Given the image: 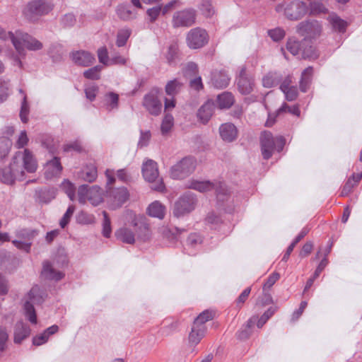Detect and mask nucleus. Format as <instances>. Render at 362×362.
I'll use <instances>...</instances> for the list:
<instances>
[{
  "label": "nucleus",
  "mask_w": 362,
  "mask_h": 362,
  "mask_svg": "<svg viewBox=\"0 0 362 362\" xmlns=\"http://www.w3.org/2000/svg\"><path fill=\"white\" fill-rule=\"evenodd\" d=\"M80 177L86 182H94L98 177V170L95 163L87 164L81 170Z\"/></svg>",
  "instance_id": "obj_28"
},
{
  "label": "nucleus",
  "mask_w": 362,
  "mask_h": 362,
  "mask_svg": "<svg viewBox=\"0 0 362 362\" xmlns=\"http://www.w3.org/2000/svg\"><path fill=\"white\" fill-rule=\"evenodd\" d=\"M313 29H316L317 30H320V24L318 23L317 21H313V22H308V21H305V22H301L298 25V30L300 33H301L302 35H305V34H308L309 35L310 34V32L313 30Z\"/></svg>",
  "instance_id": "obj_35"
},
{
  "label": "nucleus",
  "mask_w": 362,
  "mask_h": 362,
  "mask_svg": "<svg viewBox=\"0 0 362 362\" xmlns=\"http://www.w3.org/2000/svg\"><path fill=\"white\" fill-rule=\"evenodd\" d=\"M151 137V134L150 131H141L140 138L138 142V146L139 148H143L148 146Z\"/></svg>",
  "instance_id": "obj_56"
},
{
  "label": "nucleus",
  "mask_w": 362,
  "mask_h": 362,
  "mask_svg": "<svg viewBox=\"0 0 362 362\" xmlns=\"http://www.w3.org/2000/svg\"><path fill=\"white\" fill-rule=\"evenodd\" d=\"M54 8L49 0H33L28 3L23 10V14L30 21H36L41 16L48 14Z\"/></svg>",
  "instance_id": "obj_5"
},
{
  "label": "nucleus",
  "mask_w": 362,
  "mask_h": 362,
  "mask_svg": "<svg viewBox=\"0 0 362 362\" xmlns=\"http://www.w3.org/2000/svg\"><path fill=\"white\" fill-rule=\"evenodd\" d=\"M279 74L277 73H269L262 78V84L265 88H272L279 83Z\"/></svg>",
  "instance_id": "obj_40"
},
{
  "label": "nucleus",
  "mask_w": 362,
  "mask_h": 362,
  "mask_svg": "<svg viewBox=\"0 0 362 362\" xmlns=\"http://www.w3.org/2000/svg\"><path fill=\"white\" fill-rule=\"evenodd\" d=\"M132 33V30L129 28H123L118 31L117 35L116 45L118 47H123L126 45L128 39Z\"/></svg>",
  "instance_id": "obj_42"
},
{
  "label": "nucleus",
  "mask_w": 362,
  "mask_h": 362,
  "mask_svg": "<svg viewBox=\"0 0 362 362\" xmlns=\"http://www.w3.org/2000/svg\"><path fill=\"white\" fill-rule=\"evenodd\" d=\"M186 40L189 48L199 49L208 42L209 35L205 30L195 28L189 31Z\"/></svg>",
  "instance_id": "obj_14"
},
{
  "label": "nucleus",
  "mask_w": 362,
  "mask_h": 362,
  "mask_svg": "<svg viewBox=\"0 0 362 362\" xmlns=\"http://www.w3.org/2000/svg\"><path fill=\"white\" fill-rule=\"evenodd\" d=\"M313 74V67L306 68L301 74L300 81V89L302 92H306L310 85Z\"/></svg>",
  "instance_id": "obj_31"
},
{
  "label": "nucleus",
  "mask_w": 362,
  "mask_h": 362,
  "mask_svg": "<svg viewBox=\"0 0 362 362\" xmlns=\"http://www.w3.org/2000/svg\"><path fill=\"white\" fill-rule=\"evenodd\" d=\"M329 21L333 29L339 32H344L346 28V23L336 14H332L329 17Z\"/></svg>",
  "instance_id": "obj_36"
},
{
  "label": "nucleus",
  "mask_w": 362,
  "mask_h": 362,
  "mask_svg": "<svg viewBox=\"0 0 362 362\" xmlns=\"http://www.w3.org/2000/svg\"><path fill=\"white\" fill-rule=\"evenodd\" d=\"M256 321L257 317L255 316L250 317L247 322L245 327L241 328L237 332V337L241 340L247 339L251 334L250 328L256 323Z\"/></svg>",
  "instance_id": "obj_34"
},
{
  "label": "nucleus",
  "mask_w": 362,
  "mask_h": 362,
  "mask_svg": "<svg viewBox=\"0 0 362 362\" xmlns=\"http://www.w3.org/2000/svg\"><path fill=\"white\" fill-rule=\"evenodd\" d=\"M220 136L222 139L227 142H231L235 140L238 135V131L232 123H225L221 125L219 128Z\"/></svg>",
  "instance_id": "obj_24"
},
{
  "label": "nucleus",
  "mask_w": 362,
  "mask_h": 362,
  "mask_svg": "<svg viewBox=\"0 0 362 362\" xmlns=\"http://www.w3.org/2000/svg\"><path fill=\"white\" fill-rule=\"evenodd\" d=\"M234 103L233 95L228 92H224L217 97V104L219 108H229Z\"/></svg>",
  "instance_id": "obj_33"
},
{
  "label": "nucleus",
  "mask_w": 362,
  "mask_h": 362,
  "mask_svg": "<svg viewBox=\"0 0 362 362\" xmlns=\"http://www.w3.org/2000/svg\"><path fill=\"white\" fill-rule=\"evenodd\" d=\"M30 107L29 104L27 101L26 95H23V100L21 102V112H20V117L21 121L23 123H26L28 121V114H29Z\"/></svg>",
  "instance_id": "obj_46"
},
{
  "label": "nucleus",
  "mask_w": 362,
  "mask_h": 362,
  "mask_svg": "<svg viewBox=\"0 0 362 362\" xmlns=\"http://www.w3.org/2000/svg\"><path fill=\"white\" fill-rule=\"evenodd\" d=\"M116 11L118 17L123 21H129L135 18V14L127 6L120 5L117 6Z\"/></svg>",
  "instance_id": "obj_37"
},
{
  "label": "nucleus",
  "mask_w": 362,
  "mask_h": 362,
  "mask_svg": "<svg viewBox=\"0 0 362 362\" xmlns=\"http://www.w3.org/2000/svg\"><path fill=\"white\" fill-rule=\"evenodd\" d=\"M230 82V77L226 71H214L212 74L211 83L216 88L221 89L226 88Z\"/></svg>",
  "instance_id": "obj_26"
},
{
  "label": "nucleus",
  "mask_w": 362,
  "mask_h": 362,
  "mask_svg": "<svg viewBox=\"0 0 362 362\" xmlns=\"http://www.w3.org/2000/svg\"><path fill=\"white\" fill-rule=\"evenodd\" d=\"M206 331L205 325L197 326L193 324L192 330L189 334V345L192 347V353L197 354L195 346L200 342L202 339L204 337Z\"/></svg>",
  "instance_id": "obj_19"
},
{
  "label": "nucleus",
  "mask_w": 362,
  "mask_h": 362,
  "mask_svg": "<svg viewBox=\"0 0 362 362\" xmlns=\"http://www.w3.org/2000/svg\"><path fill=\"white\" fill-rule=\"evenodd\" d=\"M196 168V160L193 157H185L170 168L173 179H183L192 173Z\"/></svg>",
  "instance_id": "obj_10"
},
{
  "label": "nucleus",
  "mask_w": 362,
  "mask_h": 362,
  "mask_svg": "<svg viewBox=\"0 0 362 362\" xmlns=\"http://www.w3.org/2000/svg\"><path fill=\"white\" fill-rule=\"evenodd\" d=\"M276 11L289 20L298 21L308 13V4L302 0H284L276 6Z\"/></svg>",
  "instance_id": "obj_4"
},
{
  "label": "nucleus",
  "mask_w": 362,
  "mask_h": 362,
  "mask_svg": "<svg viewBox=\"0 0 362 362\" xmlns=\"http://www.w3.org/2000/svg\"><path fill=\"white\" fill-rule=\"evenodd\" d=\"M276 308L271 307L260 317L259 319L257 316V326L258 328L262 327V326L267 322V320L274 314Z\"/></svg>",
  "instance_id": "obj_48"
},
{
  "label": "nucleus",
  "mask_w": 362,
  "mask_h": 362,
  "mask_svg": "<svg viewBox=\"0 0 362 362\" xmlns=\"http://www.w3.org/2000/svg\"><path fill=\"white\" fill-rule=\"evenodd\" d=\"M42 275L45 279L55 281L62 279L64 276L62 272L56 271L49 262L43 263Z\"/></svg>",
  "instance_id": "obj_29"
},
{
  "label": "nucleus",
  "mask_w": 362,
  "mask_h": 362,
  "mask_svg": "<svg viewBox=\"0 0 362 362\" xmlns=\"http://www.w3.org/2000/svg\"><path fill=\"white\" fill-rule=\"evenodd\" d=\"M116 238L127 244H134L137 239L146 241L149 238L148 226L144 222H135L133 224L120 228L115 232Z\"/></svg>",
  "instance_id": "obj_1"
},
{
  "label": "nucleus",
  "mask_w": 362,
  "mask_h": 362,
  "mask_svg": "<svg viewBox=\"0 0 362 362\" xmlns=\"http://www.w3.org/2000/svg\"><path fill=\"white\" fill-rule=\"evenodd\" d=\"M76 22V18L72 13H67L62 18V24L64 28H71Z\"/></svg>",
  "instance_id": "obj_61"
},
{
  "label": "nucleus",
  "mask_w": 362,
  "mask_h": 362,
  "mask_svg": "<svg viewBox=\"0 0 362 362\" xmlns=\"http://www.w3.org/2000/svg\"><path fill=\"white\" fill-rule=\"evenodd\" d=\"M165 206L160 202H152L147 209V213L150 216L163 219L165 214Z\"/></svg>",
  "instance_id": "obj_30"
},
{
  "label": "nucleus",
  "mask_w": 362,
  "mask_h": 362,
  "mask_svg": "<svg viewBox=\"0 0 362 362\" xmlns=\"http://www.w3.org/2000/svg\"><path fill=\"white\" fill-rule=\"evenodd\" d=\"M62 170L59 158L54 157L52 160H48L45 166V177L47 180H50L54 177L60 175Z\"/></svg>",
  "instance_id": "obj_21"
},
{
  "label": "nucleus",
  "mask_w": 362,
  "mask_h": 362,
  "mask_svg": "<svg viewBox=\"0 0 362 362\" xmlns=\"http://www.w3.org/2000/svg\"><path fill=\"white\" fill-rule=\"evenodd\" d=\"M268 34L274 41H279L285 36L284 30L280 28L269 30Z\"/></svg>",
  "instance_id": "obj_60"
},
{
  "label": "nucleus",
  "mask_w": 362,
  "mask_h": 362,
  "mask_svg": "<svg viewBox=\"0 0 362 362\" xmlns=\"http://www.w3.org/2000/svg\"><path fill=\"white\" fill-rule=\"evenodd\" d=\"M187 187L200 192H206L214 190L218 202H224L227 200L230 195V192L226 184L218 180L211 182L209 180L200 181L192 180L188 182Z\"/></svg>",
  "instance_id": "obj_3"
},
{
  "label": "nucleus",
  "mask_w": 362,
  "mask_h": 362,
  "mask_svg": "<svg viewBox=\"0 0 362 362\" xmlns=\"http://www.w3.org/2000/svg\"><path fill=\"white\" fill-rule=\"evenodd\" d=\"M78 202L84 204L87 200L93 206L99 205L103 200V191L97 186H93L90 188L87 185H81L78 190Z\"/></svg>",
  "instance_id": "obj_8"
},
{
  "label": "nucleus",
  "mask_w": 362,
  "mask_h": 362,
  "mask_svg": "<svg viewBox=\"0 0 362 362\" xmlns=\"http://www.w3.org/2000/svg\"><path fill=\"white\" fill-rule=\"evenodd\" d=\"M162 9V4H158L156 6H153L149 8L146 11L147 20L148 22L153 23H154L160 16Z\"/></svg>",
  "instance_id": "obj_43"
},
{
  "label": "nucleus",
  "mask_w": 362,
  "mask_h": 362,
  "mask_svg": "<svg viewBox=\"0 0 362 362\" xmlns=\"http://www.w3.org/2000/svg\"><path fill=\"white\" fill-rule=\"evenodd\" d=\"M103 235L105 238H109L112 233L111 222L106 211H103Z\"/></svg>",
  "instance_id": "obj_50"
},
{
  "label": "nucleus",
  "mask_w": 362,
  "mask_h": 362,
  "mask_svg": "<svg viewBox=\"0 0 362 362\" xmlns=\"http://www.w3.org/2000/svg\"><path fill=\"white\" fill-rule=\"evenodd\" d=\"M306 43L307 41L305 40L303 42H299L293 38H291L287 42L286 48L293 55L298 56V57H300L303 47Z\"/></svg>",
  "instance_id": "obj_32"
},
{
  "label": "nucleus",
  "mask_w": 362,
  "mask_h": 362,
  "mask_svg": "<svg viewBox=\"0 0 362 362\" xmlns=\"http://www.w3.org/2000/svg\"><path fill=\"white\" fill-rule=\"evenodd\" d=\"M260 139L262 153L266 160L271 158L274 150H276L278 152L281 151L285 144V139L283 136L273 137L272 133L267 131L262 133Z\"/></svg>",
  "instance_id": "obj_6"
},
{
  "label": "nucleus",
  "mask_w": 362,
  "mask_h": 362,
  "mask_svg": "<svg viewBox=\"0 0 362 362\" xmlns=\"http://www.w3.org/2000/svg\"><path fill=\"white\" fill-rule=\"evenodd\" d=\"M9 37L20 56L25 55V48L30 51H37L43 47L42 43L38 40L19 30L14 33L9 31Z\"/></svg>",
  "instance_id": "obj_2"
},
{
  "label": "nucleus",
  "mask_w": 362,
  "mask_h": 362,
  "mask_svg": "<svg viewBox=\"0 0 362 362\" xmlns=\"http://www.w3.org/2000/svg\"><path fill=\"white\" fill-rule=\"evenodd\" d=\"M103 66L100 65L95 66L83 72V76L90 80H98L100 77V71Z\"/></svg>",
  "instance_id": "obj_45"
},
{
  "label": "nucleus",
  "mask_w": 362,
  "mask_h": 362,
  "mask_svg": "<svg viewBox=\"0 0 362 362\" xmlns=\"http://www.w3.org/2000/svg\"><path fill=\"white\" fill-rule=\"evenodd\" d=\"M18 235L25 238V241L15 240L12 241L13 244L18 249L29 252L32 245L31 240L35 237V232L34 230L28 231L27 230H22L18 232Z\"/></svg>",
  "instance_id": "obj_20"
},
{
  "label": "nucleus",
  "mask_w": 362,
  "mask_h": 362,
  "mask_svg": "<svg viewBox=\"0 0 362 362\" xmlns=\"http://www.w3.org/2000/svg\"><path fill=\"white\" fill-rule=\"evenodd\" d=\"M98 60L105 66H110V59L108 58L107 50L105 47H100L98 50Z\"/></svg>",
  "instance_id": "obj_58"
},
{
  "label": "nucleus",
  "mask_w": 362,
  "mask_h": 362,
  "mask_svg": "<svg viewBox=\"0 0 362 362\" xmlns=\"http://www.w3.org/2000/svg\"><path fill=\"white\" fill-rule=\"evenodd\" d=\"M288 112L291 114L298 117L300 115V111L298 105L289 106L286 103H284L281 105V107H279V109L277 111V114H280L281 112Z\"/></svg>",
  "instance_id": "obj_53"
},
{
  "label": "nucleus",
  "mask_w": 362,
  "mask_h": 362,
  "mask_svg": "<svg viewBox=\"0 0 362 362\" xmlns=\"http://www.w3.org/2000/svg\"><path fill=\"white\" fill-rule=\"evenodd\" d=\"M215 104L212 100H207L197 112V117L203 124H206L214 114Z\"/></svg>",
  "instance_id": "obj_23"
},
{
  "label": "nucleus",
  "mask_w": 362,
  "mask_h": 362,
  "mask_svg": "<svg viewBox=\"0 0 362 362\" xmlns=\"http://www.w3.org/2000/svg\"><path fill=\"white\" fill-rule=\"evenodd\" d=\"M238 90L243 95L250 94L254 89L255 82L252 77H249L243 71L237 79Z\"/></svg>",
  "instance_id": "obj_22"
},
{
  "label": "nucleus",
  "mask_w": 362,
  "mask_h": 362,
  "mask_svg": "<svg viewBox=\"0 0 362 362\" xmlns=\"http://www.w3.org/2000/svg\"><path fill=\"white\" fill-rule=\"evenodd\" d=\"M197 205V199L194 194L186 192L174 204L173 214L176 217L184 216L191 213Z\"/></svg>",
  "instance_id": "obj_9"
},
{
  "label": "nucleus",
  "mask_w": 362,
  "mask_h": 362,
  "mask_svg": "<svg viewBox=\"0 0 362 362\" xmlns=\"http://www.w3.org/2000/svg\"><path fill=\"white\" fill-rule=\"evenodd\" d=\"M178 57V46L176 43L171 44L168 49L165 58L170 65H173Z\"/></svg>",
  "instance_id": "obj_39"
},
{
  "label": "nucleus",
  "mask_w": 362,
  "mask_h": 362,
  "mask_svg": "<svg viewBox=\"0 0 362 362\" xmlns=\"http://www.w3.org/2000/svg\"><path fill=\"white\" fill-rule=\"evenodd\" d=\"M70 57L74 64L84 67L93 65L95 61L93 54L84 50L73 52L71 53Z\"/></svg>",
  "instance_id": "obj_18"
},
{
  "label": "nucleus",
  "mask_w": 362,
  "mask_h": 362,
  "mask_svg": "<svg viewBox=\"0 0 362 362\" xmlns=\"http://www.w3.org/2000/svg\"><path fill=\"white\" fill-rule=\"evenodd\" d=\"M59 331V327L56 325L47 328L43 332L35 335L33 338V344L34 346H41L47 343L49 338Z\"/></svg>",
  "instance_id": "obj_25"
},
{
  "label": "nucleus",
  "mask_w": 362,
  "mask_h": 362,
  "mask_svg": "<svg viewBox=\"0 0 362 362\" xmlns=\"http://www.w3.org/2000/svg\"><path fill=\"white\" fill-rule=\"evenodd\" d=\"M282 92L284 93L285 98L288 101H293L296 100L298 96V90L296 86H292Z\"/></svg>",
  "instance_id": "obj_63"
},
{
  "label": "nucleus",
  "mask_w": 362,
  "mask_h": 362,
  "mask_svg": "<svg viewBox=\"0 0 362 362\" xmlns=\"http://www.w3.org/2000/svg\"><path fill=\"white\" fill-rule=\"evenodd\" d=\"M11 141L6 139H0V158L5 157L9 152Z\"/></svg>",
  "instance_id": "obj_57"
},
{
  "label": "nucleus",
  "mask_w": 362,
  "mask_h": 362,
  "mask_svg": "<svg viewBox=\"0 0 362 362\" xmlns=\"http://www.w3.org/2000/svg\"><path fill=\"white\" fill-rule=\"evenodd\" d=\"M182 86V84L176 79L170 81L165 86V93L169 97H175Z\"/></svg>",
  "instance_id": "obj_41"
},
{
  "label": "nucleus",
  "mask_w": 362,
  "mask_h": 362,
  "mask_svg": "<svg viewBox=\"0 0 362 362\" xmlns=\"http://www.w3.org/2000/svg\"><path fill=\"white\" fill-rule=\"evenodd\" d=\"M202 242V237L197 233L190 234L187 240V244L188 246L194 247L198 245H200Z\"/></svg>",
  "instance_id": "obj_62"
},
{
  "label": "nucleus",
  "mask_w": 362,
  "mask_h": 362,
  "mask_svg": "<svg viewBox=\"0 0 362 362\" xmlns=\"http://www.w3.org/2000/svg\"><path fill=\"white\" fill-rule=\"evenodd\" d=\"M181 6V3L178 0H172L168 4L165 5H162V9L161 13L162 15L165 16L168 12L172 11L173 9H175L176 8H179Z\"/></svg>",
  "instance_id": "obj_55"
},
{
  "label": "nucleus",
  "mask_w": 362,
  "mask_h": 362,
  "mask_svg": "<svg viewBox=\"0 0 362 362\" xmlns=\"http://www.w3.org/2000/svg\"><path fill=\"white\" fill-rule=\"evenodd\" d=\"M119 95L110 92L105 95V103L109 110L116 108L118 105Z\"/></svg>",
  "instance_id": "obj_52"
},
{
  "label": "nucleus",
  "mask_w": 362,
  "mask_h": 362,
  "mask_svg": "<svg viewBox=\"0 0 362 362\" xmlns=\"http://www.w3.org/2000/svg\"><path fill=\"white\" fill-rule=\"evenodd\" d=\"M142 174L144 179L152 183L151 188L153 190L163 192L165 185L160 177H159L157 163L153 160L148 159L144 163Z\"/></svg>",
  "instance_id": "obj_7"
},
{
  "label": "nucleus",
  "mask_w": 362,
  "mask_h": 362,
  "mask_svg": "<svg viewBox=\"0 0 362 362\" xmlns=\"http://www.w3.org/2000/svg\"><path fill=\"white\" fill-rule=\"evenodd\" d=\"M280 275L277 272L272 274L263 286V289H269L279 279Z\"/></svg>",
  "instance_id": "obj_64"
},
{
  "label": "nucleus",
  "mask_w": 362,
  "mask_h": 362,
  "mask_svg": "<svg viewBox=\"0 0 362 362\" xmlns=\"http://www.w3.org/2000/svg\"><path fill=\"white\" fill-rule=\"evenodd\" d=\"M74 211V206L71 205L69 206L62 218L60 220L59 224L62 228H64L69 223L70 218L72 216Z\"/></svg>",
  "instance_id": "obj_59"
},
{
  "label": "nucleus",
  "mask_w": 362,
  "mask_h": 362,
  "mask_svg": "<svg viewBox=\"0 0 362 362\" xmlns=\"http://www.w3.org/2000/svg\"><path fill=\"white\" fill-rule=\"evenodd\" d=\"M308 42L303 47L300 57L303 59H316L318 56L315 49L312 46H308Z\"/></svg>",
  "instance_id": "obj_47"
},
{
  "label": "nucleus",
  "mask_w": 362,
  "mask_h": 362,
  "mask_svg": "<svg viewBox=\"0 0 362 362\" xmlns=\"http://www.w3.org/2000/svg\"><path fill=\"white\" fill-rule=\"evenodd\" d=\"M196 11L192 8H186L173 13L172 25L174 28L189 27L195 22Z\"/></svg>",
  "instance_id": "obj_12"
},
{
  "label": "nucleus",
  "mask_w": 362,
  "mask_h": 362,
  "mask_svg": "<svg viewBox=\"0 0 362 362\" xmlns=\"http://www.w3.org/2000/svg\"><path fill=\"white\" fill-rule=\"evenodd\" d=\"M173 126V117L171 115H166L163 119L160 131L163 136H167Z\"/></svg>",
  "instance_id": "obj_44"
},
{
  "label": "nucleus",
  "mask_w": 362,
  "mask_h": 362,
  "mask_svg": "<svg viewBox=\"0 0 362 362\" xmlns=\"http://www.w3.org/2000/svg\"><path fill=\"white\" fill-rule=\"evenodd\" d=\"M16 163H20V161L23 160V170H25L28 173H32L35 172L37 168V161L33 154V153L28 148H25L23 152L18 151L16 153L13 157Z\"/></svg>",
  "instance_id": "obj_16"
},
{
  "label": "nucleus",
  "mask_w": 362,
  "mask_h": 362,
  "mask_svg": "<svg viewBox=\"0 0 362 362\" xmlns=\"http://www.w3.org/2000/svg\"><path fill=\"white\" fill-rule=\"evenodd\" d=\"M30 333V329L29 326L23 322H18L16 323L14 329V342L16 344H20L23 339L27 338Z\"/></svg>",
  "instance_id": "obj_27"
},
{
  "label": "nucleus",
  "mask_w": 362,
  "mask_h": 362,
  "mask_svg": "<svg viewBox=\"0 0 362 362\" xmlns=\"http://www.w3.org/2000/svg\"><path fill=\"white\" fill-rule=\"evenodd\" d=\"M308 13L310 15H318L321 13H326L327 8L320 2L313 1L308 2Z\"/></svg>",
  "instance_id": "obj_38"
},
{
  "label": "nucleus",
  "mask_w": 362,
  "mask_h": 362,
  "mask_svg": "<svg viewBox=\"0 0 362 362\" xmlns=\"http://www.w3.org/2000/svg\"><path fill=\"white\" fill-rule=\"evenodd\" d=\"M9 88V81L0 78V103H2L6 100L8 95Z\"/></svg>",
  "instance_id": "obj_49"
},
{
  "label": "nucleus",
  "mask_w": 362,
  "mask_h": 362,
  "mask_svg": "<svg viewBox=\"0 0 362 362\" xmlns=\"http://www.w3.org/2000/svg\"><path fill=\"white\" fill-rule=\"evenodd\" d=\"M42 302V296L37 286L33 287L28 294V300L25 302L24 310L28 320L33 324L37 323V316L33 304Z\"/></svg>",
  "instance_id": "obj_11"
},
{
  "label": "nucleus",
  "mask_w": 362,
  "mask_h": 362,
  "mask_svg": "<svg viewBox=\"0 0 362 362\" xmlns=\"http://www.w3.org/2000/svg\"><path fill=\"white\" fill-rule=\"evenodd\" d=\"M62 187L65 191L69 199L71 200H74L75 197V187L74 185L69 180H64L62 184Z\"/></svg>",
  "instance_id": "obj_54"
},
{
  "label": "nucleus",
  "mask_w": 362,
  "mask_h": 362,
  "mask_svg": "<svg viewBox=\"0 0 362 362\" xmlns=\"http://www.w3.org/2000/svg\"><path fill=\"white\" fill-rule=\"evenodd\" d=\"M214 314L212 312L209 310H204L194 320V324L199 326V325H205V322L211 320L213 318Z\"/></svg>",
  "instance_id": "obj_51"
},
{
  "label": "nucleus",
  "mask_w": 362,
  "mask_h": 362,
  "mask_svg": "<svg viewBox=\"0 0 362 362\" xmlns=\"http://www.w3.org/2000/svg\"><path fill=\"white\" fill-rule=\"evenodd\" d=\"M143 105L150 114L153 115H159L162 110V103L153 92L145 95Z\"/></svg>",
  "instance_id": "obj_17"
},
{
  "label": "nucleus",
  "mask_w": 362,
  "mask_h": 362,
  "mask_svg": "<svg viewBox=\"0 0 362 362\" xmlns=\"http://www.w3.org/2000/svg\"><path fill=\"white\" fill-rule=\"evenodd\" d=\"M107 198L110 208L115 209L120 207L128 199L129 192L125 187L110 188L107 189Z\"/></svg>",
  "instance_id": "obj_15"
},
{
  "label": "nucleus",
  "mask_w": 362,
  "mask_h": 362,
  "mask_svg": "<svg viewBox=\"0 0 362 362\" xmlns=\"http://www.w3.org/2000/svg\"><path fill=\"white\" fill-rule=\"evenodd\" d=\"M23 174L21 165L16 163L15 160L13 159L10 166L1 170L0 180L5 184L13 185L16 179L21 180Z\"/></svg>",
  "instance_id": "obj_13"
}]
</instances>
